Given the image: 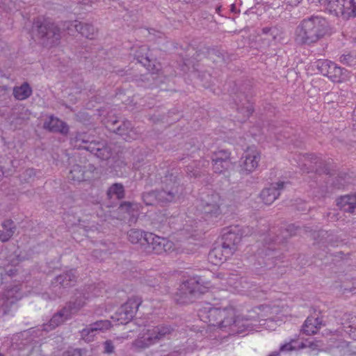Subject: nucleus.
I'll return each instance as SVG.
<instances>
[{
  "label": "nucleus",
  "instance_id": "1",
  "mask_svg": "<svg viewBox=\"0 0 356 356\" xmlns=\"http://www.w3.org/2000/svg\"><path fill=\"white\" fill-rule=\"evenodd\" d=\"M180 170L173 168L168 170L161 178V190L151 191L143 193L142 198L146 205L158 203L165 205L178 201L184 192V187L180 184Z\"/></svg>",
  "mask_w": 356,
  "mask_h": 356
},
{
  "label": "nucleus",
  "instance_id": "2",
  "mask_svg": "<svg viewBox=\"0 0 356 356\" xmlns=\"http://www.w3.org/2000/svg\"><path fill=\"white\" fill-rule=\"evenodd\" d=\"M200 319L209 325L218 327L229 334L241 333L248 328V324L236 318L235 311L232 308H216L206 303L198 309Z\"/></svg>",
  "mask_w": 356,
  "mask_h": 356
},
{
  "label": "nucleus",
  "instance_id": "3",
  "mask_svg": "<svg viewBox=\"0 0 356 356\" xmlns=\"http://www.w3.org/2000/svg\"><path fill=\"white\" fill-rule=\"evenodd\" d=\"M327 27L326 19L322 17L313 15L305 18L295 29V42L300 45H313L325 35Z\"/></svg>",
  "mask_w": 356,
  "mask_h": 356
},
{
  "label": "nucleus",
  "instance_id": "4",
  "mask_svg": "<svg viewBox=\"0 0 356 356\" xmlns=\"http://www.w3.org/2000/svg\"><path fill=\"white\" fill-rule=\"evenodd\" d=\"M174 332V329L167 325L151 326L145 330L142 334L134 342V346L138 348H146L161 340L168 338Z\"/></svg>",
  "mask_w": 356,
  "mask_h": 356
},
{
  "label": "nucleus",
  "instance_id": "5",
  "mask_svg": "<svg viewBox=\"0 0 356 356\" xmlns=\"http://www.w3.org/2000/svg\"><path fill=\"white\" fill-rule=\"evenodd\" d=\"M205 292V288L200 285L195 278L184 281L175 293V300L181 305L194 302L201 294Z\"/></svg>",
  "mask_w": 356,
  "mask_h": 356
},
{
  "label": "nucleus",
  "instance_id": "6",
  "mask_svg": "<svg viewBox=\"0 0 356 356\" xmlns=\"http://www.w3.org/2000/svg\"><path fill=\"white\" fill-rule=\"evenodd\" d=\"M145 244L143 251L150 254H161L164 252L170 253L175 250V247L172 241L166 238L159 236L152 232L147 233L145 238Z\"/></svg>",
  "mask_w": 356,
  "mask_h": 356
},
{
  "label": "nucleus",
  "instance_id": "7",
  "mask_svg": "<svg viewBox=\"0 0 356 356\" xmlns=\"http://www.w3.org/2000/svg\"><path fill=\"white\" fill-rule=\"evenodd\" d=\"M221 198L218 193H211L202 197L198 207L204 214L205 220L214 222L221 215Z\"/></svg>",
  "mask_w": 356,
  "mask_h": 356
},
{
  "label": "nucleus",
  "instance_id": "8",
  "mask_svg": "<svg viewBox=\"0 0 356 356\" xmlns=\"http://www.w3.org/2000/svg\"><path fill=\"white\" fill-rule=\"evenodd\" d=\"M316 67L323 75L327 76L332 82L342 83L349 78L350 72L346 69L330 60H319L316 63Z\"/></svg>",
  "mask_w": 356,
  "mask_h": 356
},
{
  "label": "nucleus",
  "instance_id": "9",
  "mask_svg": "<svg viewBox=\"0 0 356 356\" xmlns=\"http://www.w3.org/2000/svg\"><path fill=\"white\" fill-rule=\"evenodd\" d=\"M223 232L222 247L227 254H233L236 250L242 237L248 234V232H245L238 225H232L225 228Z\"/></svg>",
  "mask_w": 356,
  "mask_h": 356
},
{
  "label": "nucleus",
  "instance_id": "10",
  "mask_svg": "<svg viewBox=\"0 0 356 356\" xmlns=\"http://www.w3.org/2000/svg\"><path fill=\"white\" fill-rule=\"evenodd\" d=\"M142 303V298L138 296L130 297L118 311L112 316V319L118 324H127L134 316L139 306Z\"/></svg>",
  "mask_w": 356,
  "mask_h": 356
},
{
  "label": "nucleus",
  "instance_id": "11",
  "mask_svg": "<svg viewBox=\"0 0 356 356\" xmlns=\"http://www.w3.org/2000/svg\"><path fill=\"white\" fill-rule=\"evenodd\" d=\"M61 29L49 19H44L38 26V33L46 45L58 44L61 38Z\"/></svg>",
  "mask_w": 356,
  "mask_h": 356
},
{
  "label": "nucleus",
  "instance_id": "12",
  "mask_svg": "<svg viewBox=\"0 0 356 356\" xmlns=\"http://www.w3.org/2000/svg\"><path fill=\"white\" fill-rule=\"evenodd\" d=\"M252 95L251 86L244 83L239 87L233 97V100L237 106V110L242 113L245 118H249L254 111L250 99Z\"/></svg>",
  "mask_w": 356,
  "mask_h": 356
},
{
  "label": "nucleus",
  "instance_id": "13",
  "mask_svg": "<svg viewBox=\"0 0 356 356\" xmlns=\"http://www.w3.org/2000/svg\"><path fill=\"white\" fill-rule=\"evenodd\" d=\"M252 312L257 316H254L250 314L247 320L254 319L259 322L261 321L275 322L283 321L282 308L279 305H260L254 308Z\"/></svg>",
  "mask_w": 356,
  "mask_h": 356
},
{
  "label": "nucleus",
  "instance_id": "14",
  "mask_svg": "<svg viewBox=\"0 0 356 356\" xmlns=\"http://www.w3.org/2000/svg\"><path fill=\"white\" fill-rule=\"evenodd\" d=\"M94 287L89 286L83 289L76 290L74 294L71 297L70 301L65 306L70 315L76 314L82 307H83L87 300H88L95 293H92Z\"/></svg>",
  "mask_w": 356,
  "mask_h": 356
},
{
  "label": "nucleus",
  "instance_id": "15",
  "mask_svg": "<svg viewBox=\"0 0 356 356\" xmlns=\"http://www.w3.org/2000/svg\"><path fill=\"white\" fill-rule=\"evenodd\" d=\"M260 161V153L254 147H248L243 153L240 160V170L241 175H249L258 166Z\"/></svg>",
  "mask_w": 356,
  "mask_h": 356
},
{
  "label": "nucleus",
  "instance_id": "16",
  "mask_svg": "<svg viewBox=\"0 0 356 356\" xmlns=\"http://www.w3.org/2000/svg\"><path fill=\"white\" fill-rule=\"evenodd\" d=\"M211 159L213 171L216 174L225 172L232 165L231 152L226 149H219L213 152Z\"/></svg>",
  "mask_w": 356,
  "mask_h": 356
},
{
  "label": "nucleus",
  "instance_id": "17",
  "mask_svg": "<svg viewBox=\"0 0 356 356\" xmlns=\"http://www.w3.org/2000/svg\"><path fill=\"white\" fill-rule=\"evenodd\" d=\"M86 167L79 165H74L70 169L67 175V179L73 184L80 183L91 178V175L95 170L92 165H89L88 170H86Z\"/></svg>",
  "mask_w": 356,
  "mask_h": 356
},
{
  "label": "nucleus",
  "instance_id": "18",
  "mask_svg": "<svg viewBox=\"0 0 356 356\" xmlns=\"http://www.w3.org/2000/svg\"><path fill=\"white\" fill-rule=\"evenodd\" d=\"M284 182L272 184L269 187L263 189L260 197L266 204H271L278 198L281 191L284 188Z\"/></svg>",
  "mask_w": 356,
  "mask_h": 356
},
{
  "label": "nucleus",
  "instance_id": "19",
  "mask_svg": "<svg viewBox=\"0 0 356 356\" xmlns=\"http://www.w3.org/2000/svg\"><path fill=\"white\" fill-rule=\"evenodd\" d=\"M209 161L201 159L198 161H193L186 167V172L188 177L197 178L200 177L203 172L209 166Z\"/></svg>",
  "mask_w": 356,
  "mask_h": 356
},
{
  "label": "nucleus",
  "instance_id": "20",
  "mask_svg": "<svg viewBox=\"0 0 356 356\" xmlns=\"http://www.w3.org/2000/svg\"><path fill=\"white\" fill-rule=\"evenodd\" d=\"M86 148L87 151L102 160H107L112 154L111 149L104 142L92 140Z\"/></svg>",
  "mask_w": 356,
  "mask_h": 356
},
{
  "label": "nucleus",
  "instance_id": "21",
  "mask_svg": "<svg viewBox=\"0 0 356 356\" xmlns=\"http://www.w3.org/2000/svg\"><path fill=\"white\" fill-rule=\"evenodd\" d=\"M44 128L51 132L60 133L63 135H66L69 131V127L67 123L53 115H51L44 122Z\"/></svg>",
  "mask_w": 356,
  "mask_h": 356
},
{
  "label": "nucleus",
  "instance_id": "22",
  "mask_svg": "<svg viewBox=\"0 0 356 356\" xmlns=\"http://www.w3.org/2000/svg\"><path fill=\"white\" fill-rule=\"evenodd\" d=\"M77 276L75 270H70L55 277L53 284L54 286L67 288L72 286L76 282Z\"/></svg>",
  "mask_w": 356,
  "mask_h": 356
},
{
  "label": "nucleus",
  "instance_id": "23",
  "mask_svg": "<svg viewBox=\"0 0 356 356\" xmlns=\"http://www.w3.org/2000/svg\"><path fill=\"white\" fill-rule=\"evenodd\" d=\"M323 325V321L319 318L308 316L301 328V332L307 336L316 334Z\"/></svg>",
  "mask_w": 356,
  "mask_h": 356
},
{
  "label": "nucleus",
  "instance_id": "24",
  "mask_svg": "<svg viewBox=\"0 0 356 356\" xmlns=\"http://www.w3.org/2000/svg\"><path fill=\"white\" fill-rule=\"evenodd\" d=\"M346 0H325L323 7L330 14L344 17Z\"/></svg>",
  "mask_w": 356,
  "mask_h": 356
},
{
  "label": "nucleus",
  "instance_id": "25",
  "mask_svg": "<svg viewBox=\"0 0 356 356\" xmlns=\"http://www.w3.org/2000/svg\"><path fill=\"white\" fill-rule=\"evenodd\" d=\"M337 206L345 212L354 213L356 212V194L348 195L337 200Z\"/></svg>",
  "mask_w": 356,
  "mask_h": 356
},
{
  "label": "nucleus",
  "instance_id": "26",
  "mask_svg": "<svg viewBox=\"0 0 356 356\" xmlns=\"http://www.w3.org/2000/svg\"><path fill=\"white\" fill-rule=\"evenodd\" d=\"M17 227L13 220L6 219L1 222L0 229V241L3 243L8 241L14 235Z\"/></svg>",
  "mask_w": 356,
  "mask_h": 356
},
{
  "label": "nucleus",
  "instance_id": "27",
  "mask_svg": "<svg viewBox=\"0 0 356 356\" xmlns=\"http://www.w3.org/2000/svg\"><path fill=\"white\" fill-rule=\"evenodd\" d=\"M31 112L24 106L15 108L11 113V123L15 124H22L26 122L30 118Z\"/></svg>",
  "mask_w": 356,
  "mask_h": 356
},
{
  "label": "nucleus",
  "instance_id": "28",
  "mask_svg": "<svg viewBox=\"0 0 356 356\" xmlns=\"http://www.w3.org/2000/svg\"><path fill=\"white\" fill-rule=\"evenodd\" d=\"M71 316L70 314L64 307L52 316L49 322V325H46L47 327L44 330H48V327H49V330H53L63 323L66 320L70 318Z\"/></svg>",
  "mask_w": 356,
  "mask_h": 356
},
{
  "label": "nucleus",
  "instance_id": "29",
  "mask_svg": "<svg viewBox=\"0 0 356 356\" xmlns=\"http://www.w3.org/2000/svg\"><path fill=\"white\" fill-rule=\"evenodd\" d=\"M233 254H227L222 249V245L220 246L215 247L209 253V260L215 265H218L219 263L225 261Z\"/></svg>",
  "mask_w": 356,
  "mask_h": 356
},
{
  "label": "nucleus",
  "instance_id": "30",
  "mask_svg": "<svg viewBox=\"0 0 356 356\" xmlns=\"http://www.w3.org/2000/svg\"><path fill=\"white\" fill-rule=\"evenodd\" d=\"M147 232H145L141 229H131L127 232L128 240L133 244L140 243L141 248L143 249L145 244V238L146 237V234Z\"/></svg>",
  "mask_w": 356,
  "mask_h": 356
},
{
  "label": "nucleus",
  "instance_id": "31",
  "mask_svg": "<svg viewBox=\"0 0 356 356\" xmlns=\"http://www.w3.org/2000/svg\"><path fill=\"white\" fill-rule=\"evenodd\" d=\"M223 276H226L225 279L227 280L228 285L233 286L235 289L245 288V286L244 285V284H246L245 280L242 277H240L236 273V271L224 274Z\"/></svg>",
  "mask_w": 356,
  "mask_h": 356
},
{
  "label": "nucleus",
  "instance_id": "32",
  "mask_svg": "<svg viewBox=\"0 0 356 356\" xmlns=\"http://www.w3.org/2000/svg\"><path fill=\"white\" fill-rule=\"evenodd\" d=\"M32 95V89L26 82L13 88V96L18 100H24Z\"/></svg>",
  "mask_w": 356,
  "mask_h": 356
},
{
  "label": "nucleus",
  "instance_id": "33",
  "mask_svg": "<svg viewBox=\"0 0 356 356\" xmlns=\"http://www.w3.org/2000/svg\"><path fill=\"white\" fill-rule=\"evenodd\" d=\"M148 49L147 46L143 45L139 47L138 50L135 54V58L138 63H141L148 70L152 66V60L147 54Z\"/></svg>",
  "mask_w": 356,
  "mask_h": 356
},
{
  "label": "nucleus",
  "instance_id": "34",
  "mask_svg": "<svg viewBox=\"0 0 356 356\" xmlns=\"http://www.w3.org/2000/svg\"><path fill=\"white\" fill-rule=\"evenodd\" d=\"M91 141L86 133H76V135L71 138V144L77 149H86Z\"/></svg>",
  "mask_w": 356,
  "mask_h": 356
},
{
  "label": "nucleus",
  "instance_id": "35",
  "mask_svg": "<svg viewBox=\"0 0 356 356\" xmlns=\"http://www.w3.org/2000/svg\"><path fill=\"white\" fill-rule=\"evenodd\" d=\"M79 31L81 35L88 39H93L97 35V29L95 26L89 23H82L80 22Z\"/></svg>",
  "mask_w": 356,
  "mask_h": 356
},
{
  "label": "nucleus",
  "instance_id": "36",
  "mask_svg": "<svg viewBox=\"0 0 356 356\" xmlns=\"http://www.w3.org/2000/svg\"><path fill=\"white\" fill-rule=\"evenodd\" d=\"M60 26L63 31L66 32L68 35H74L79 30L80 22L77 20L65 21L62 22Z\"/></svg>",
  "mask_w": 356,
  "mask_h": 356
},
{
  "label": "nucleus",
  "instance_id": "37",
  "mask_svg": "<svg viewBox=\"0 0 356 356\" xmlns=\"http://www.w3.org/2000/svg\"><path fill=\"white\" fill-rule=\"evenodd\" d=\"M107 195L109 198H113L114 196L120 200L124 196V189L122 184H113L108 190Z\"/></svg>",
  "mask_w": 356,
  "mask_h": 356
},
{
  "label": "nucleus",
  "instance_id": "38",
  "mask_svg": "<svg viewBox=\"0 0 356 356\" xmlns=\"http://www.w3.org/2000/svg\"><path fill=\"white\" fill-rule=\"evenodd\" d=\"M356 17V0H346L344 17Z\"/></svg>",
  "mask_w": 356,
  "mask_h": 356
},
{
  "label": "nucleus",
  "instance_id": "39",
  "mask_svg": "<svg viewBox=\"0 0 356 356\" xmlns=\"http://www.w3.org/2000/svg\"><path fill=\"white\" fill-rule=\"evenodd\" d=\"M95 329L96 328H93L90 325L83 329L80 332L81 339L86 342L92 341L94 340V337L97 333L95 332Z\"/></svg>",
  "mask_w": 356,
  "mask_h": 356
},
{
  "label": "nucleus",
  "instance_id": "40",
  "mask_svg": "<svg viewBox=\"0 0 356 356\" xmlns=\"http://www.w3.org/2000/svg\"><path fill=\"white\" fill-rule=\"evenodd\" d=\"M123 129L124 128H122V127H118L116 133L123 136L125 140L130 141L131 140H136L138 138L137 131L133 129V127L128 132L124 131Z\"/></svg>",
  "mask_w": 356,
  "mask_h": 356
},
{
  "label": "nucleus",
  "instance_id": "41",
  "mask_svg": "<svg viewBox=\"0 0 356 356\" xmlns=\"http://www.w3.org/2000/svg\"><path fill=\"white\" fill-rule=\"evenodd\" d=\"M93 328H96L95 332L106 330L110 328L111 324L108 320L98 321L94 323L90 324Z\"/></svg>",
  "mask_w": 356,
  "mask_h": 356
},
{
  "label": "nucleus",
  "instance_id": "42",
  "mask_svg": "<svg viewBox=\"0 0 356 356\" xmlns=\"http://www.w3.org/2000/svg\"><path fill=\"white\" fill-rule=\"evenodd\" d=\"M284 33L283 27L281 26H272L270 36L273 38L274 40H280L283 38V34Z\"/></svg>",
  "mask_w": 356,
  "mask_h": 356
},
{
  "label": "nucleus",
  "instance_id": "43",
  "mask_svg": "<svg viewBox=\"0 0 356 356\" xmlns=\"http://www.w3.org/2000/svg\"><path fill=\"white\" fill-rule=\"evenodd\" d=\"M348 183V181L346 180V178L341 176L337 177L336 180L333 181L334 186L337 188L344 187Z\"/></svg>",
  "mask_w": 356,
  "mask_h": 356
},
{
  "label": "nucleus",
  "instance_id": "44",
  "mask_svg": "<svg viewBox=\"0 0 356 356\" xmlns=\"http://www.w3.org/2000/svg\"><path fill=\"white\" fill-rule=\"evenodd\" d=\"M104 352L108 354L112 353L114 351L115 347L111 340H107L104 343Z\"/></svg>",
  "mask_w": 356,
  "mask_h": 356
},
{
  "label": "nucleus",
  "instance_id": "45",
  "mask_svg": "<svg viewBox=\"0 0 356 356\" xmlns=\"http://www.w3.org/2000/svg\"><path fill=\"white\" fill-rule=\"evenodd\" d=\"M35 175L36 171L33 168H29L24 172L22 178L25 181H28L29 179L32 178L33 177H35Z\"/></svg>",
  "mask_w": 356,
  "mask_h": 356
},
{
  "label": "nucleus",
  "instance_id": "46",
  "mask_svg": "<svg viewBox=\"0 0 356 356\" xmlns=\"http://www.w3.org/2000/svg\"><path fill=\"white\" fill-rule=\"evenodd\" d=\"M296 348L293 347L291 344V342L286 343L284 345H282L280 348V351L284 352V351H291L293 350H296Z\"/></svg>",
  "mask_w": 356,
  "mask_h": 356
},
{
  "label": "nucleus",
  "instance_id": "47",
  "mask_svg": "<svg viewBox=\"0 0 356 356\" xmlns=\"http://www.w3.org/2000/svg\"><path fill=\"white\" fill-rule=\"evenodd\" d=\"M337 95L335 92H328L327 93L325 97H324V99L325 101H326L327 103H330V102H332L334 101V99H335L337 98Z\"/></svg>",
  "mask_w": 356,
  "mask_h": 356
},
{
  "label": "nucleus",
  "instance_id": "48",
  "mask_svg": "<svg viewBox=\"0 0 356 356\" xmlns=\"http://www.w3.org/2000/svg\"><path fill=\"white\" fill-rule=\"evenodd\" d=\"M119 127H122V128H124V131L128 132L132 128V124L130 121L126 120L124 121Z\"/></svg>",
  "mask_w": 356,
  "mask_h": 356
},
{
  "label": "nucleus",
  "instance_id": "49",
  "mask_svg": "<svg viewBox=\"0 0 356 356\" xmlns=\"http://www.w3.org/2000/svg\"><path fill=\"white\" fill-rule=\"evenodd\" d=\"M99 0H78L79 3L84 6H92V4L97 2Z\"/></svg>",
  "mask_w": 356,
  "mask_h": 356
},
{
  "label": "nucleus",
  "instance_id": "50",
  "mask_svg": "<svg viewBox=\"0 0 356 356\" xmlns=\"http://www.w3.org/2000/svg\"><path fill=\"white\" fill-rule=\"evenodd\" d=\"M315 344L313 343V342H309L308 344L307 343H303L302 342L299 346H298V349H302V348H307V347H310V348H312L313 346H314Z\"/></svg>",
  "mask_w": 356,
  "mask_h": 356
},
{
  "label": "nucleus",
  "instance_id": "51",
  "mask_svg": "<svg viewBox=\"0 0 356 356\" xmlns=\"http://www.w3.org/2000/svg\"><path fill=\"white\" fill-rule=\"evenodd\" d=\"M67 356H81V353L80 350L75 349L72 351H68Z\"/></svg>",
  "mask_w": 356,
  "mask_h": 356
},
{
  "label": "nucleus",
  "instance_id": "52",
  "mask_svg": "<svg viewBox=\"0 0 356 356\" xmlns=\"http://www.w3.org/2000/svg\"><path fill=\"white\" fill-rule=\"evenodd\" d=\"M352 120L354 122V123L353 124V127L354 129H356V106L355 107L353 112Z\"/></svg>",
  "mask_w": 356,
  "mask_h": 356
},
{
  "label": "nucleus",
  "instance_id": "53",
  "mask_svg": "<svg viewBox=\"0 0 356 356\" xmlns=\"http://www.w3.org/2000/svg\"><path fill=\"white\" fill-rule=\"evenodd\" d=\"M272 27H264L261 30L262 33L266 35H270Z\"/></svg>",
  "mask_w": 356,
  "mask_h": 356
},
{
  "label": "nucleus",
  "instance_id": "54",
  "mask_svg": "<svg viewBox=\"0 0 356 356\" xmlns=\"http://www.w3.org/2000/svg\"><path fill=\"white\" fill-rule=\"evenodd\" d=\"M221 8H222V6H216V12L219 14V15H221L220 12H221Z\"/></svg>",
  "mask_w": 356,
  "mask_h": 356
},
{
  "label": "nucleus",
  "instance_id": "55",
  "mask_svg": "<svg viewBox=\"0 0 356 356\" xmlns=\"http://www.w3.org/2000/svg\"><path fill=\"white\" fill-rule=\"evenodd\" d=\"M293 227H294V225H289V228L287 229V231H289V232L290 231L291 232L290 235L295 234V233H291L292 229H293Z\"/></svg>",
  "mask_w": 356,
  "mask_h": 356
},
{
  "label": "nucleus",
  "instance_id": "56",
  "mask_svg": "<svg viewBox=\"0 0 356 356\" xmlns=\"http://www.w3.org/2000/svg\"><path fill=\"white\" fill-rule=\"evenodd\" d=\"M327 234V232H324V231H321V232H320V233H319V234H320V235H321V236H323L325 234Z\"/></svg>",
  "mask_w": 356,
  "mask_h": 356
},
{
  "label": "nucleus",
  "instance_id": "57",
  "mask_svg": "<svg viewBox=\"0 0 356 356\" xmlns=\"http://www.w3.org/2000/svg\"><path fill=\"white\" fill-rule=\"evenodd\" d=\"M234 9H235V6L234 4H232V11L234 12Z\"/></svg>",
  "mask_w": 356,
  "mask_h": 356
},
{
  "label": "nucleus",
  "instance_id": "58",
  "mask_svg": "<svg viewBox=\"0 0 356 356\" xmlns=\"http://www.w3.org/2000/svg\"><path fill=\"white\" fill-rule=\"evenodd\" d=\"M151 286H155V284H149Z\"/></svg>",
  "mask_w": 356,
  "mask_h": 356
},
{
  "label": "nucleus",
  "instance_id": "59",
  "mask_svg": "<svg viewBox=\"0 0 356 356\" xmlns=\"http://www.w3.org/2000/svg\"><path fill=\"white\" fill-rule=\"evenodd\" d=\"M151 77L152 79H154V77L153 76V73L151 74Z\"/></svg>",
  "mask_w": 356,
  "mask_h": 356
},
{
  "label": "nucleus",
  "instance_id": "60",
  "mask_svg": "<svg viewBox=\"0 0 356 356\" xmlns=\"http://www.w3.org/2000/svg\"><path fill=\"white\" fill-rule=\"evenodd\" d=\"M135 168H139V166H137V164H135Z\"/></svg>",
  "mask_w": 356,
  "mask_h": 356
},
{
  "label": "nucleus",
  "instance_id": "61",
  "mask_svg": "<svg viewBox=\"0 0 356 356\" xmlns=\"http://www.w3.org/2000/svg\"><path fill=\"white\" fill-rule=\"evenodd\" d=\"M324 172H325V173H328L327 170L326 169L325 170H324Z\"/></svg>",
  "mask_w": 356,
  "mask_h": 356
},
{
  "label": "nucleus",
  "instance_id": "62",
  "mask_svg": "<svg viewBox=\"0 0 356 356\" xmlns=\"http://www.w3.org/2000/svg\"><path fill=\"white\" fill-rule=\"evenodd\" d=\"M0 356H4L1 353H0Z\"/></svg>",
  "mask_w": 356,
  "mask_h": 356
}]
</instances>
